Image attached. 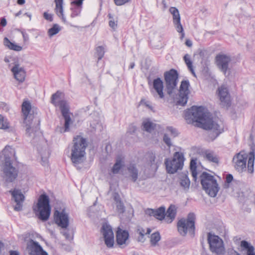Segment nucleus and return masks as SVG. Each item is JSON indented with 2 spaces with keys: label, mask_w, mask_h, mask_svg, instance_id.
<instances>
[{
  "label": "nucleus",
  "mask_w": 255,
  "mask_h": 255,
  "mask_svg": "<svg viewBox=\"0 0 255 255\" xmlns=\"http://www.w3.org/2000/svg\"><path fill=\"white\" fill-rule=\"evenodd\" d=\"M185 117L186 120L201 124L204 129H210L209 136L211 140H214L224 131L223 124L221 121H213L210 118V114L205 112L202 106H192L186 111Z\"/></svg>",
  "instance_id": "f257e3e1"
},
{
  "label": "nucleus",
  "mask_w": 255,
  "mask_h": 255,
  "mask_svg": "<svg viewBox=\"0 0 255 255\" xmlns=\"http://www.w3.org/2000/svg\"><path fill=\"white\" fill-rule=\"evenodd\" d=\"M87 146L86 139L81 136L77 135L73 138L70 157L75 166L83 163L85 160Z\"/></svg>",
  "instance_id": "f03ea898"
},
{
  "label": "nucleus",
  "mask_w": 255,
  "mask_h": 255,
  "mask_svg": "<svg viewBox=\"0 0 255 255\" xmlns=\"http://www.w3.org/2000/svg\"><path fill=\"white\" fill-rule=\"evenodd\" d=\"M35 215L41 221H47L51 213V207L49 197L45 194H41L36 205L33 206Z\"/></svg>",
  "instance_id": "7ed1b4c3"
},
{
  "label": "nucleus",
  "mask_w": 255,
  "mask_h": 255,
  "mask_svg": "<svg viewBox=\"0 0 255 255\" xmlns=\"http://www.w3.org/2000/svg\"><path fill=\"white\" fill-rule=\"evenodd\" d=\"M0 171L5 186L13 183L18 177V169L13 165L12 162L0 163Z\"/></svg>",
  "instance_id": "20e7f679"
},
{
  "label": "nucleus",
  "mask_w": 255,
  "mask_h": 255,
  "mask_svg": "<svg viewBox=\"0 0 255 255\" xmlns=\"http://www.w3.org/2000/svg\"><path fill=\"white\" fill-rule=\"evenodd\" d=\"M203 189L211 197L216 196L219 187L215 177L210 174L203 172L200 176Z\"/></svg>",
  "instance_id": "39448f33"
},
{
  "label": "nucleus",
  "mask_w": 255,
  "mask_h": 255,
  "mask_svg": "<svg viewBox=\"0 0 255 255\" xmlns=\"http://www.w3.org/2000/svg\"><path fill=\"white\" fill-rule=\"evenodd\" d=\"M195 215L193 213H190L187 219L182 218L177 223V228L179 233L182 236H185L188 232L192 235H194Z\"/></svg>",
  "instance_id": "423d86ee"
},
{
  "label": "nucleus",
  "mask_w": 255,
  "mask_h": 255,
  "mask_svg": "<svg viewBox=\"0 0 255 255\" xmlns=\"http://www.w3.org/2000/svg\"><path fill=\"white\" fill-rule=\"evenodd\" d=\"M178 78L177 71L173 69L164 73L165 89L167 94L172 98L174 97L177 91Z\"/></svg>",
  "instance_id": "0eeeda50"
},
{
  "label": "nucleus",
  "mask_w": 255,
  "mask_h": 255,
  "mask_svg": "<svg viewBox=\"0 0 255 255\" xmlns=\"http://www.w3.org/2000/svg\"><path fill=\"white\" fill-rule=\"evenodd\" d=\"M184 158L182 153L176 152L172 159H166L165 161L166 170L169 173L173 174L178 170L182 169Z\"/></svg>",
  "instance_id": "6e6552de"
},
{
  "label": "nucleus",
  "mask_w": 255,
  "mask_h": 255,
  "mask_svg": "<svg viewBox=\"0 0 255 255\" xmlns=\"http://www.w3.org/2000/svg\"><path fill=\"white\" fill-rule=\"evenodd\" d=\"M208 242L210 249L212 253L222 255L225 251L223 240L218 236L211 233L208 234Z\"/></svg>",
  "instance_id": "1a4fd4ad"
},
{
  "label": "nucleus",
  "mask_w": 255,
  "mask_h": 255,
  "mask_svg": "<svg viewBox=\"0 0 255 255\" xmlns=\"http://www.w3.org/2000/svg\"><path fill=\"white\" fill-rule=\"evenodd\" d=\"M63 93L58 91L51 98V103L55 107L60 108L62 115L70 114L69 107L67 102L63 99Z\"/></svg>",
  "instance_id": "9d476101"
},
{
  "label": "nucleus",
  "mask_w": 255,
  "mask_h": 255,
  "mask_svg": "<svg viewBox=\"0 0 255 255\" xmlns=\"http://www.w3.org/2000/svg\"><path fill=\"white\" fill-rule=\"evenodd\" d=\"M248 155L242 151L236 154L232 160L235 169L239 172H243L247 168V161Z\"/></svg>",
  "instance_id": "9b49d317"
},
{
  "label": "nucleus",
  "mask_w": 255,
  "mask_h": 255,
  "mask_svg": "<svg viewBox=\"0 0 255 255\" xmlns=\"http://www.w3.org/2000/svg\"><path fill=\"white\" fill-rule=\"evenodd\" d=\"M54 218L55 223L62 228H67L69 226V213L66 212L65 208L61 211H55Z\"/></svg>",
  "instance_id": "f8f14e48"
},
{
  "label": "nucleus",
  "mask_w": 255,
  "mask_h": 255,
  "mask_svg": "<svg viewBox=\"0 0 255 255\" xmlns=\"http://www.w3.org/2000/svg\"><path fill=\"white\" fill-rule=\"evenodd\" d=\"M231 61L230 56L224 54H219L215 57V62L218 69L226 76L229 66Z\"/></svg>",
  "instance_id": "ddd939ff"
},
{
  "label": "nucleus",
  "mask_w": 255,
  "mask_h": 255,
  "mask_svg": "<svg viewBox=\"0 0 255 255\" xmlns=\"http://www.w3.org/2000/svg\"><path fill=\"white\" fill-rule=\"evenodd\" d=\"M189 86L190 84L188 80H184L181 82L179 90V99L177 102V105L184 106L187 103L188 95L190 93Z\"/></svg>",
  "instance_id": "4468645a"
},
{
  "label": "nucleus",
  "mask_w": 255,
  "mask_h": 255,
  "mask_svg": "<svg viewBox=\"0 0 255 255\" xmlns=\"http://www.w3.org/2000/svg\"><path fill=\"white\" fill-rule=\"evenodd\" d=\"M39 121H36L35 122L33 120H30L29 122H25L24 121V127L25 128V134L27 136L31 139H34L39 133Z\"/></svg>",
  "instance_id": "2eb2a0df"
},
{
  "label": "nucleus",
  "mask_w": 255,
  "mask_h": 255,
  "mask_svg": "<svg viewBox=\"0 0 255 255\" xmlns=\"http://www.w3.org/2000/svg\"><path fill=\"white\" fill-rule=\"evenodd\" d=\"M9 192L11 194L12 200L15 203V205H13L14 210L16 211H21L22 210L23 202L25 198L21 190L14 189L13 191H9Z\"/></svg>",
  "instance_id": "dca6fc26"
},
{
  "label": "nucleus",
  "mask_w": 255,
  "mask_h": 255,
  "mask_svg": "<svg viewBox=\"0 0 255 255\" xmlns=\"http://www.w3.org/2000/svg\"><path fill=\"white\" fill-rule=\"evenodd\" d=\"M169 11L173 16V23L177 30V31L181 34V38L184 37L185 33L184 32L183 26L181 23V18L179 10L175 7H171L169 8Z\"/></svg>",
  "instance_id": "f3484780"
},
{
  "label": "nucleus",
  "mask_w": 255,
  "mask_h": 255,
  "mask_svg": "<svg viewBox=\"0 0 255 255\" xmlns=\"http://www.w3.org/2000/svg\"><path fill=\"white\" fill-rule=\"evenodd\" d=\"M105 243L107 247L112 248L114 246V233L112 227L107 224H104L102 228Z\"/></svg>",
  "instance_id": "a211bd4d"
},
{
  "label": "nucleus",
  "mask_w": 255,
  "mask_h": 255,
  "mask_svg": "<svg viewBox=\"0 0 255 255\" xmlns=\"http://www.w3.org/2000/svg\"><path fill=\"white\" fill-rule=\"evenodd\" d=\"M21 110L24 116V121L29 122L34 119V110L32 109L30 102L24 100L21 105Z\"/></svg>",
  "instance_id": "6ab92c4d"
},
{
  "label": "nucleus",
  "mask_w": 255,
  "mask_h": 255,
  "mask_svg": "<svg viewBox=\"0 0 255 255\" xmlns=\"http://www.w3.org/2000/svg\"><path fill=\"white\" fill-rule=\"evenodd\" d=\"M218 96L223 107H228L231 105V98L228 89L225 86L218 88Z\"/></svg>",
  "instance_id": "aec40b11"
},
{
  "label": "nucleus",
  "mask_w": 255,
  "mask_h": 255,
  "mask_svg": "<svg viewBox=\"0 0 255 255\" xmlns=\"http://www.w3.org/2000/svg\"><path fill=\"white\" fill-rule=\"evenodd\" d=\"M27 250L30 255H40L45 252L38 243L32 240L28 243Z\"/></svg>",
  "instance_id": "412c9836"
},
{
  "label": "nucleus",
  "mask_w": 255,
  "mask_h": 255,
  "mask_svg": "<svg viewBox=\"0 0 255 255\" xmlns=\"http://www.w3.org/2000/svg\"><path fill=\"white\" fill-rule=\"evenodd\" d=\"M14 153V149L9 145H6L0 153V163L6 161L12 162L10 159Z\"/></svg>",
  "instance_id": "4be33fe9"
},
{
  "label": "nucleus",
  "mask_w": 255,
  "mask_h": 255,
  "mask_svg": "<svg viewBox=\"0 0 255 255\" xmlns=\"http://www.w3.org/2000/svg\"><path fill=\"white\" fill-rule=\"evenodd\" d=\"M11 71L15 79L19 83H22L24 81L26 76L25 71L23 68L19 67L18 64H15Z\"/></svg>",
  "instance_id": "5701e85b"
},
{
  "label": "nucleus",
  "mask_w": 255,
  "mask_h": 255,
  "mask_svg": "<svg viewBox=\"0 0 255 255\" xmlns=\"http://www.w3.org/2000/svg\"><path fill=\"white\" fill-rule=\"evenodd\" d=\"M146 214L150 216H152L159 220H162L165 217V208L161 206L156 209H148L146 211Z\"/></svg>",
  "instance_id": "b1692460"
},
{
  "label": "nucleus",
  "mask_w": 255,
  "mask_h": 255,
  "mask_svg": "<svg viewBox=\"0 0 255 255\" xmlns=\"http://www.w3.org/2000/svg\"><path fill=\"white\" fill-rule=\"evenodd\" d=\"M128 237L129 234L128 231L119 228L116 234V241L117 244L120 246L126 244V242Z\"/></svg>",
  "instance_id": "393cba45"
},
{
  "label": "nucleus",
  "mask_w": 255,
  "mask_h": 255,
  "mask_svg": "<svg viewBox=\"0 0 255 255\" xmlns=\"http://www.w3.org/2000/svg\"><path fill=\"white\" fill-rule=\"evenodd\" d=\"M153 87L159 98L160 99L164 98L163 83L160 78H157L153 80Z\"/></svg>",
  "instance_id": "a878e982"
},
{
  "label": "nucleus",
  "mask_w": 255,
  "mask_h": 255,
  "mask_svg": "<svg viewBox=\"0 0 255 255\" xmlns=\"http://www.w3.org/2000/svg\"><path fill=\"white\" fill-rule=\"evenodd\" d=\"M65 120L64 127L58 126L56 128V131L58 133H63L69 130V126L72 123L70 114L62 115Z\"/></svg>",
  "instance_id": "bb28decb"
},
{
  "label": "nucleus",
  "mask_w": 255,
  "mask_h": 255,
  "mask_svg": "<svg viewBox=\"0 0 255 255\" xmlns=\"http://www.w3.org/2000/svg\"><path fill=\"white\" fill-rule=\"evenodd\" d=\"M177 214V207L174 205H171L165 213V220L168 223H171L175 218Z\"/></svg>",
  "instance_id": "cd10ccee"
},
{
  "label": "nucleus",
  "mask_w": 255,
  "mask_h": 255,
  "mask_svg": "<svg viewBox=\"0 0 255 255\" xmlns=\"http://www.w3.org/2000/svg\"><path fill=\"white\" fill-rule=\"evenodd\" d=\"M127 169L132 181L136 182L138 177V170L136 165L134 164H130Z\"/></svg>",
  "instance_id": "c85d7f7f"
},
{
  "label": "nucleus",
  "mask_w": 255,
  "mask_h": 255,
  "mask_svg": "<svg viewBox=\"0 0 255 255\" xmlns=\"http://www.w3.org/2000/svg\"><path fill=\"white\" fill-rule=\"evenodd\" d=\"M3 44L9 49L15 51H20L22 49V47L14 43L11 42L7 37L3 39Z\"/></svg>",
  "instance_id": "c756f323"
},
{
  "label": "nucleus",
  "mask_w": 255,
  "mask_h": 255,
  "mask_svg": "<svg viewBox=\"0 0 255 255\" xmlns=\"http://www.w3.org/2000/svg\"><path fill=\"white\" fill-rule=\"evenodd\" d=\"M255 160V150L252 149L249 153L248 162V171L249 173H252L254 172V164Z\"/></svg>",
  "instance_id": "7c9ffc66"
},
{
  "label": "nucleus",
  "mask_w": 255,
  "mask_h": 255,
  "mask_svg": "<svg viewBox=\"0 0 255 255\" xmlns=\"http://www.w3.org/2000/svg\"><path fill=\"white\" fill-rule=\"evenodd\" d=\"M145 158L147 163L150 166L155 165H157L158 162L156 160L155 155L152 152H148L145 155Z\"/></svg>",
  "instance_id": "2f4dec72"
},
{
  "label": "nucleus",
  "mask_w": 255,
  "mask_h": 255,
  "mask_svg": "<svg viewBox=\"0 0 255 255\" xmlns=\"http://www.w3.org/2000/svg\"><path fill=\"white\" fill-rule=\"evenodd\" d=\"M205 157L210 162L218 163L219 159L217 156L212 151H206L205 152Z\"/></svg>",
  "instance_id": "473e14b6"
},
{
  "label": "nucleus",
  "mask_w": 255,
  "mask_h": 255,
  "mask_svg": "<svg viewBox=\"0 0 255 255\" xmlns=\"http://www.w3.org/2000/svg\"><path fill=\"white\" fill-rule=\"evenodd\" d=\"M114 200L116 202V209L120 213H123L125 212V208L124 204L121 201L119 195L115 196Z\"/></svg>",
  "instance_id": "72a5a7b5"
},
{
  "label": "nucleus",
  "mask_w": 255,
  "mask_h": 255,
  "mask_svg": "<svg viewBox=\"0 0 255 255\" xmlns=\"http://www.w3.org/2000/svg\"><path fill=\"white\" fill-rule=\"evenodd\" d=\"M183 58H184V60L186 64L187 65L188 69H189V70L191 71L192 74L194 76H196V75H195V72L193 69V66H192V62L191 61V60L190 59V56L189 54H186L184 55Z\"/></svg>",
  "instance_id": "f704fd0d"
},
{
  "label": "nucleus",
  "mask_w": 255,
  "mask_h": 255,
  "mask_svg": "<svg viewBox=\"0 0 255 255\" xmlns=\"http://www.w3.org/2000/svg\"><path fill=\"white\" fill-rule=\"evenodd\" d=\"M123 166V161L121 159H118L116 163L114 164L112 171L114 174H117Z\"/></svg>",
  "instance_id": "c9c22d12"
},
{
  "label": "nucleus",
  "mask_w": 255,
  "mask_h": 255,
  "mask_svg": "<svg viewBox=\"0 0 255 255\" xmlns=\"http://www.w3.org/2000/svg\"><path fill=\"white\" fill-rule=\"evenodd\" d=\"M56 7L55 11L58 16L61 17L62 20L64 21H65V17H64L63 14V3H55Z\"/></svg>",
  "instance_id": "e433bc0d"
},
{
  "label": "nucleus",
  "mask_w": 255,
  "mask_h": 255,
  "mask_svg": "<svg viewBox=\"0 0 255 255\" xmlns=\"http://www.w3.org/2000/svg\"><path fill=\"white\" fill-rule=\"evenodd\" d=\"M160 240V235L159 232H155L151 235L150 236V243L152 246L156 245L158 242Z\"/></svg>",
  "instance_id": "4c0bfd02"
},
{
  "label": "nucleus",
  "mask_w": 255,
  "mask_h": 255,
  "mask_svg": "<svg viewBox=\"0 0 255 255\" xmlns=\"http://www.w3.org/2000/svg\"><path fill=\"white\" fill-rule=\"evenodd\" d=\"M61 30V28L57 24H53V26L49 29L48 31V35L52 37L53 35L58 33Z\"/></svg>",
  "instance_id": "58836bf2"
},
{
  "label": "nucleus",
  "mask_w": 255,
  "mask_h": 255,
  "mask_svg": "<svg viewBox=\"0 0 255 255\" xmlns=\"http://www.w3.org/2000/svg\"><path fill=\"white\" fill-rule=\"evenodd\" d=\"M142 126L144 130L149 132H151L154 128V124L149 121H144Z\"/></svg>",
  "instance_id": "ea45409f"
},
{
  "label": "nucleus",
  "mask_w": 255,
  "mask_h": 255,
  "mask_svg": "<svg viewBox=\"0 0 255 255\" xmlns=\"http://www.w3.org/2000/svg\"><path fill=\"white\" fill-rule=\"evenodd\" d=\"M105 49L102 46H99L96 48L95 55L98 57V61L101 60L105 54Z\"/></svg>",
  "instance_id": "a19ab883"
},
{
  "label": "nucleus",
  "mask_w": 255,
  "mask_h": 255,
  "mask_svg": "<svg viewBox=\"0 0 255 255\" xmlns=\"http://www.w3.org/2000/svg\"><path fill=\"white\" fill-rule=\"evenodd\" d=\"M9 128V125L7 120L0 114V129H6Z\"/></svg>",
  "instance_id": "79ce46f5"
},
{
  "label": "nucleus",
  "mask_w": 255,
  "mask_h": 255,
  "mask_svg": "<svg viewBox=\"0 0 255 255\" xmlns=\"http://www.w3.org/2000/svg\"><path fill=\"white\" fill-rule=\"evenodd\" d=\"M180 184L181 186L183 187L185 189H188L189 188L190 181L187 175L183 176L181 179Z\"/></svg>",
  "instance_id": "37998d69"
},
{
  "label": "nucleus",
  "mask_w": 255,
  "mask_h": 255,
  "mask_svg": "<svg viewBox=\"0 0 255 255\" xmlns=\"http://www.w3.org/2000/svg\"><path fill=\"white\" fill-rule=\"evenodd\" d=\"M82 8L79 6H71V10L72 12L70 15L71 17L74 18L79 16L81 13Z\"/></svg>",
  "instance_id": "c03bdc74"
},
{
  "label": "nucleus",
  "mask_w": 255,
  "mask_h": 255,
  "mask_svg": "<svg viewBox=\"0 0 255 255\" xmlns=\"http://www.w3.org/2000/svg\"><path fill=\"white\" fill-rule=\"evenodd\" d=\"M167 131L170 132L171 135L173 137L178 136V132L177 129L173 127L169 126L166 128Z\"/></svg>",
  "instance_id": "a18cd8bd"
},
{
  "label": "nucleus",
  "mask_w": 255,
  "mask_h": 255,
  "mask_svg": "<svg viewBox=\"0 0 255 255\" xmlns=\"http://www.w3.org/2000/svg\"><path fill=\"white\" fill-rule=\"evenodd\" d=\"M108 16L111 20L109 21V26L112 28L114 30H115L117 27V23L112 19L113 18L112 14L109 13Z\"/></svg>",
  "instance_id": "49530a36"
},
{
  "label": "nucleus",
  "mask_w": 255,
  "mask_h": 255,
  "mask_svg": "<svg viewBox=\"0 0 255 255\" xmlns=\"http://www.w3.org/2000/svg\"><path fill=\"white\" fill-rule=\"evenodd\" d=\"M84 0H73L71 2V5L82 7V4Z\"/></svg>",
  "instance_id": "de8ad7c7"
},
{
  "label": "nucleus",
  "mask_w": 255,
  "mask_h": 255,
  "mask_svg": "<svg viewBox=\"0 0 255 255\" xmlns=\"http://www.w3.org/2000/svg\"><path fill=\"white\" fill-rule=\"evenodd\" d=\"M163 141L169 147H170L172 145L170 138L168 136L167 134H164L163 138Z\"/></svg>",
  "instance_id": "09e8293b"
},
{
  "label": "nucleus",
  "mask_w": 255,
  "mask_h": 255,
  "mask_svg": "<svg viewBox=\"0 0 255 255\" xmlns=\"http://www.w3.org/2000/svg\"><path fill=\"white\" fill-rule=\"evenodd\" d=\"M137 233L139 234V235H140V237H141V239L139 240V242H143L144 239V236L145 233V231L142 228H139L137 230Z\"/></svg>",
  "instance_id": "8fccbe9b"
},
{
  "label": "nucleus",
  "mask_w": 255,
  "mask_h": 255,
  "mask_svg": "<svg viewBox=\"0 0 255 255\" xmlns=\"http://www.w3.org/2000/svg\"><path fill=\"white\" fill-rule=\"evenodd\" d=\"M131 0H114L115 4L118 6L123 5L130 2Z\"/></svg>",
  "instance_id": "3c124183"
},
{
  "label": "nucleus",
  "mask_w": 255,
  "mask_h": 255,
  "mask_svg": "<svg viewBox=\"0 0 255 255\" xmlns=\"http://www.w3.org/2000/svg\"><path fill=\"white\" fill-rule=\"evenodd\" d=\"M44 18L49 21H53V15L52 14L48 13L47 12H44L43 13Z\"/></svg>",
  "instance_id": "603ef678"
},
{
  "label": "nucleus",
  "mask_w": 255,
  "mask_h": 255,
  "mask_svg": "<svg viewBox=\"0 0 255 255\" xmlns=\"http://www.w3.org/2000/svg\"><path fill=\"white\" fill-rule=\"evenodd\" d=\"M136 129L135 126L133 125H130L129 127L128 132L132 134L133 133Z\"/></svg>",
  "instance_id": "864d4df0"
},
{
  "label": "nucleus",
  "mask_w": 255,
  "mask_h": 255,
  "mask_svg": "<svg viewBox=\"0 0 255 255\" xmlns=\"http://www.w3.org/2000/svg\"><path fill=\"white\" fill-rule=\"evenodd\" d=\"M233 180V176L231 174H228L227 175L226 181L228 183H231Z\"/></svg>",
  "instance_id": "5fc2aeb1"
},
{
  "label": "nucleus",
  "mask_w": 255,
  "mask_h": 255,
  "mask_svg": "<svg viewBox=\"0 0 255 255\" xmlns=\"http://www.w3.org/2000/svg\"><path fill=\"white\" fill-rule=\"evenodd\" d=\"M190 169H196V160L192 159L190 161Z\"/></svg>",
  "instance_id": "6e6d98bb"
},
{
  "label": "nucleus",
  "mask_w": 255,
  "mask_h": 255,
  "mask_svg": "<svg viewBox=\"0 0 255 255\" xmlns=\"http://www.w3.org/2000/svg\"><path fill=\"white\" fill-rule=\"evenodd\" d=\"M192 171V175L193 178V180L196 181L197 178V172L196 169H190Z\"/></svg>",
  "instance_id": "4d7b16f0"
},
{
  "label": "nucleus",
  "mask_w": 255,
  "mask_h": 255,
  "mask_svg": "<svg viewBox=\"0 0 255 255\" xmlns=\"http://www.w3.org/2000/svg\"><path fill=\"white\" fill-rule=\"evenodd\" d=\"M6 19L4 17H2L0 19V25L4 27L6 25Z\"/></svg>",
  "instance_id": "13d9d810"
},
{
  "label": "nucleus",
  "mask_w": 255,
  "mask_h": 255,
  "mask_svg": "<svg viewBox=\"0 0 255 255\" xmlns=\"http://www.w3.org/2000/svg\"><path fill=\"white\" fill-rule=\"evenodd\" d=\"M9 255H20L19 253L16 251H10Z\"/></svg>",
  "instance_id": "bf43d9fd"
},
{
  "label": "nucleus",
  "mask_w": 255,
  "mask_h": 255,
  "mask_svg": "<svg viewBox=\"0 0 255 255\" xmlns=\"http://www.w3.org/2000/svg\"><path fill=\"white\" fill-rule=\"evenodd\" d=\"M185 44L188 47H190L192 45V42L189 39H187L186 40Z\"/></svg>",
  "instance_id": "052dcab7"
},
{
  "label": "nucleus",
  "mask_w": 255,
  "mask_h": 255,
  "mask_svg": "<svg viewBox=\"0 0 255 255\" xmlns=\"http://www.w3.org/2000/svg\"><path fill=\"white\" fill-rule=\"evenodd\" d=\"M22 34L23 40L24 41H27L28 39V35L26 33H24V32H22Z\"/></svg>",
  "instance_id": "680f3d73"
},
{
  "label": "nucleus",
  "mask_w": 255,
  "mask_h": 255,
  "mask_svg": "<svg viewBox=\"0 0 255 255\" xmlns=\"http://www.w3.org/2000/svg\"><path fill=\"white\" fill-rule=\"evenodd\" d=\"M4 249L3 244L0 241V255H2V251Z\"/></svg>",
  "instance_id": "e2e57ef3"
},
{
  "label": "nucleus",
  "mask_w": 255,
  "mask_h": 255,
  "mask_svg": "<svg viewBox=\"0 0 255 255\" xmlns=\"http://www.w3.org/2000/svg\"><path fill=\"white\" fill-rule=\"evenodd\" d=\"M25 2V0H17V3L19 5H22V4H24Z\"/></svg>",
  "instance_id": "0e129e2a"
},
{
  "label": "nucleus",
  "mask_w": 255,
  "mask_h": 255,
  "mask_svg": "<svg viewBox=\"0 0 255 255\" xmlns=\"http://www.w3.org/2000/svg\"><path fill=\"white\" fill-rule=\"evenodd\" d=\"M55 3H63V0H55Z\"/></svg>",
  "instance_id": "69168bd1"
},
{
  "label": "nucleus",
  "mask_w": 255,
  "mask_h": 255,
  "mask_svg": "<svg viewBox=\"0 0 255 255\" xmlns=\"http://www.w3.org/2000/svg\"><path fill=\"white\" fill-rule=\"evenodd\" d=\"M135 66L134 63L132 62L130 63L129 68V69H133Z\"/></svg>",
  "instance_id": "338daca9"
},
{
  "label": "nucleus",
  "mask_w": 255,
  "mask_h": 255,
  "mask_svg": "<svg viewBox=\"0 0 255 255\" xmlns=\"http://www.w3.org/2000/svg\"><path fill=\"white\" fill-rule=\"evenodd\" d=\"M24 15H25L27 16H28V17H29L30 20L31 19V14L30 13H29L28 12H26V13H24Z\"/></svg>",
  "instance_id": "774afa93"
}]
</instances>
